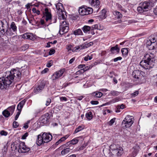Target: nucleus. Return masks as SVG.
Listing matches in <instances>:
<instances>
[{"label": "nucleus", "mask_w": 157, "mask_h": 157, "mask_svg": "<svg viewBox=\"0 0 157 157\" xmlns=\"http://www.w3.org/2000/svg\"><path fill=\"white\" fill-rule=\"evenodd\" d=\"M28 74L27 69H25L24 71H18L14 69L11 70L9 75L0 78V88L3 89L8 87L12 83L14 77L20 78L21 75L27 76Z\"/></svg>", "instance_id": "1"}, {"label": "nucleus", "mask_w": 157, "mask_h": 157, "mask_svg": "<svg viewBox=\"0 0 157 157\" xmlns=\"http://www.w3.org/2000/svg\"><path fill=\"white\" fill-rule=\"evenodd\" d=\"M155 59L153 55L146 54L140 63V65L146 69L152 68L155 64Z\"/></svg>", "instance_id": "2"}, {"label": "nucleus", "mask_w": 157, "mask_h": 157, "mask_svg": "<svg viewBox=\"0 0 157 157\" xmlns=\"http://www.w3.org/2000/svg\"><path fill=\"white\" fill-rule=\"evenodd\" d=\"M110 148L112 151L109 154L112 157H120L123 153V148L118 145L111 144L110 146Z\"/></svg>", "instance_id": "3"}, {"label": "nucleus", "mask_w": 157, "mask_h": 157, "mask_svg": "<svg viewBox=\"0 0 157 157\" xmlns=\"http://www.w3.org/2000/svg\"><path fill=\"white\" fill-rule=\"evenodd\" d=\"M154 6V4L151 2H144L139 4L137 10L138 12L142 13L148 11Z\"/></svg>", "instance_id": "4"}, {"label": "nucleus", "mask_w": 157, "mask_h": 157, "mask_svg": "<svg viewBox=\"0 0 157 157\" xmlns=\"http://www.w3.org/2000/svg\"><path fill=\"white\" fill-rule=\"evenodd\" d=\"M56 8L58 13V16L60 19H64L67 18L66 12L63 10V4L60 3H58L56 5Z\"/></svg>", "instance_id": "5"}, {"label": "nucleus", "mask_w": 157, "mask_h": 157, "mask_svg": "<svg viewBox=\"0 0 157 157\" xmlns=\"http://www.w3.org/2000/svg\"><path fill=\"white\" fill-rule=\"evenodd\" d=\"M78 11L79 13L82 15H87L93 13V9L91 7L86 6H83L79 8Z\"/></svg>", "instance_id": "6"}, {"label": "nucleus", "mask_w": 157, "mask_h": 157, "mask_svg": "<svg viewBox=\"0 0 157 157\" xmlns=\"http://www.w3.org/2000/svg\"><path fill=\"white\" fill-rule=\"evenodd\" d=\"M132 116L130 115L127 116L122 123V127L124 128H127L131 126L133 123V121L132 120Z\"/></svg>", "instance_id": "7"}, {"label": "nucleus", "mask_w": 157, "mask_h": 157, "mask_svg": "<svg viewBox=\"0 0 157 157\" xmlns=\"http://www.w3.org/2000/svg\"><path fill=\"white\" fill-rule=\"evenodd\" d=\"M69 30V26L68 23L66 21H63L60 25L59 33L60 35L67 33Z\"/></svg>", "instance_id": "8"}, {"label": "nucleus", "mask_w": 157, "mask_h": 157, "mask_svg": "<svg viewBox=\"0 0 157 157\" xmlns=\"http://www.w3.org/2000/svg\"><path fill=\"white\" fill-rule=\"evenodd\" d=\"M0 25H2L1 28V33L4 35L5 33V30L9 27L8 23L6 20L4 19L2 21L0 20Z\"/></svg>", "instance_id": "9"}, {"label": "nucleus", "mask_w": 157, "mask_h": 157, "mask_svg": "<svg viewBox=\"0 0 157 157\" xmlns=\"http://www.w3.org/2000/svg\"><path fill=\"white\" fill-rule=\"evenodd\" d=\"M30 150V148L25 145V143L22 142L20 144L19 148L18 149V152L19 153H25L28 152Z\"/></svg>", "instance_id": "10"}, {"label": "nucleus", "mask_w": 157, "mask_h": 157, "mask_svg": "<svg viewBox=\"0 0 157 157\" xmlns=\"http://www.w3.org/2000/svg\"><path fill=\"white\" fill-rule=\"evenodd\" d=\"M144 72L139 70L135 71L133 73L132 75L134 78L137 79H141L143 77Z\"/></svg>", "instance_id": "11"}, {"label": "nucleus", "mask_w": 157, "mask_h": 157, "mask_svg": "<svg viewBox=\"0 0 157 157\" xmlns=\"http://www.w3.org/2000/svg\"><path fill=\"white\" fill-rule=\"evenodd\" d=\"M46 85V82L45 81L42 82L36 88H35L34 90V92L36 94L41 92L45 87Z\"/></svg>", "instance_id": "12"}, {"label": "nucleus", "mask_w": 157, "mask_h": 157, "mask_svg": "<svg viewBox=\"0 0 157 157\" xmlns=\"http://www.w3.org/2000/svg\"><path fill=\"white\" fill-rule=\"evenodd\" d=\"M50 117V114L48 113H47L41 117L40 121L41 123L45 124L49 122Z\"/></svg>", "instance_id": "13"}, {"label": "nucleus", "mask_w": 157, "mask_h": 157, "mask_svg": "<svg viewBox=\"0 0 157 157\" xmlns=\"http://www.w3.org/2000/svg\"><path fill=\"white\" fill-rule=\"evenodd\" d=\"M42 136L44 143L50 141L52 140V136L50 133H47L46 132L42 134Z\"/></svg>", "instance_id": "14"}, {"label": "nucleus", "mask_w": 157, "mask_h": 157, "mask_svg": "<svg viewBox=\"0 0 157 157\" xmlns=\"http://www.w3.org/2000/svg\"><path fill=\"white\" fill-rule=\"evenodd\" d=\"M24 39H27L30 40H34L35 39V36L32 33H26L21 35Z\"/></svg>", "instance_id": "15"}, {"label": "nucleus", "mask_w": 157, "mask_h": 157, "mask_svg": "<svg viewBox=\"0 0 157 157\" xmlns=\"http://www.w3.org/2000/svg\"><path fill=\"white\" fill-rule=\"evenodd\" d=\"M89 3L91 5L96 8L99 9V6L100 4V2L99 0H90Z\"/></svg>", "instance_id": "16"}, {"label": "nucleus", "mask_w": 157, "mask_h": 157, "mask_svg": "<svg viewBox=\"0 0 157 157\" xmlns=\"http://www.w3.org/2000/svg\"><path fill=\"white\" fill-rule=\"evenodd\" d=\"M45 20L48 22L49 21H50L52 19V15L51 13L48 11V8H45Z\"/></svg>", "instance_id": "17"}, {"label": "nucleus", "mask_w": 157, "mask_h": 157, "mask_svg": "<svg viewBox=\"0 0 157 157\" xmlns=\"http://www.w3.org/2000/svg\"><path fill=\"white\" fill-rule=\"evenodd\" d=\"M44 141L42 135H39L37 136L36 143L38 145H40L42 144H44Z\"/></svg>", "instance_id": "18"}, {"label": "nucleus", "mask_w": 157, "mask_h": 157, "mask_svg": "<svg viewBox=\"0 0 157 157\" xmlns=\"http://www.w3.org/2000/svg\"><path fill=\"white\" fill-rule=\"evenodd\" d=\"M78 140L77 139L75 138L71 140L69 142L65 144V146H69L70 144L74 145L76 144L78 142Z\"/></svg>", "instance_id": "19"}, {"label": "nucleus", "mask_w": 157, "mask_h": 157, "mask_svg": "<svg viewBox=\"0 0 157 157\" xmlns=\"http://www.w3.org/2000/svg\"><path fill=\"white\" fill-rule=\"evenodd\" d=\"M119 101V98H116L111 100L109 102L106 103H105L103 104L102 105H100V107H102L104 105H107L109 104H110L111 103H114L115 102L118 101Z\"/></svg>", "instance_id": "20"}, {"label": "nucleus", "mask_w": 157, "mask_h": 157, "mask_svg": "<svg viewBox=\"0 0 157 157\" xmlns=\"http://www.w3.org/2000/svg\"><path fill=\"white\" fill-rule=\"evenodd\" d=\"M5 34L6 35L10 36L15 35V33L12 32L11 29L9 28L5 30Z\"/></svg>", "instance_id": "21"}, {"label": "nucleus", "mask_w": 157, "mask_h": 157, "mask_svg": "<svg viewBox=\"0 0 157 157\" xmlns=\"http://www.w3.org/2000/svg\"><path fill=\"white\" fill-rule=\"evenodd\" d=\"M115 51L118 53L120 52V48H118V45L116 44L114 47H112L110 49V51L113 54L115 53Z\"/></svg>", "instance_id": "22"}, {"label": "nucleus", "mask_w": 157, "mask_h": 157, "mask_svg": "<svg viewBox=\"0 0 157 157\" xmlns=\"http://www.w3.org/2000/svg\"><path fill=\"white\" fill-rule=\"evenodd\" d=\"M65 71V69L63 68L59 70V71L56 72L55 73L57 75L58 78L62 76Z\"/></svg>", "instance_id": "23"}, {"label": "nucleus", "mask_w": 157, "mask_h": 157, "mask_svg": "<svg viewBox=\"0 0 157 157\" xmlns=\"http://www.w3.org/2000/svg\"><path fill=\"white\" fill-rule=\"evenodd\" d=\"M50 22H45L43 19H41L40 22V24L42 25L43 27H46L48 26L50 24Z\"/></svg>", "instance_id": "24"}, {"label": "nucleus", "mask_w": 157, "mask_h": 157, "mask_svg": "<svg viewBox=\"0 0 157 157\" xmlns=\"http://www.w3.org/2000/svg\"><path fill=\"white\" fill-rule=\"evenodd\" d=\"M73 33L75 36L82 35L83 34L81 30L80 29L75 30L73 32Z\"/></svg>", "instance_id": "25"}, {"label": "nucleus", "mask_w": 157, "mask_h": 157, "mask_svg": "<svg viewBox=\"0 0 157 157\" xmlns=\"http://www.w3.org/2000/svg\"><path fill=\"white\" fill-rule=\"evenodd\" d=\"M9 28L10 29H12L13 32L16 33L17 30V28L14 22H13L11 23L10 27Z\"/></svg>", "instance_id": "26"}, {"label": "nucleus", "mask_w": 157, "mask_h": 157, "mask_svg": "<svg viewBox=\"0 0 157 157\" xmlns=\"http://www.w3.org/2000/svg\"><path fill=\"white\" fill-rule=\"evenodd\" d=\"M68 137H69V136H68L67 135H66L65 136L62 137L58 141H57L56 143V145H58L60 143H61L62 142L64 141Z\"/></svg>", "instance_id": "27"}, {"label": "nucleus", "mask_w": 157, "mask_h": 157, "mask_svg": "<svg viewBox=\"0 0 157 157\" xmlns=\"http://www.w3.org/2000/svg\"><path fill=\"white\" fill-rule=\"evenodd\" d=\"M128 48H124L121 49V52L123 56H126L128 55Z\"/></svg>", "instance_id": "28"}, {"label": "nucleus", "mask_w": 157, "mask_h": 157, "mask_svg": "<svg viewBox=\"0 0 157 157\" xmlns=\"http://www.w3.org/2000/svg\"><path fill=\"white\" fill-rule=\"evenodd\" d=\"M153 43L157 44V35H156L151 36L150 39Z\"/></svg>", "instance_id": "29"}, {"label": "nucleus", "mask_w": 157, "mask_h": 157, "mask_svg": "<svg viewBox=\"0 0 157 157\" xmlns=\"http://www.w3.org/2000/svg\"><path fill=\"white\" fill-rule=\"evenodd\" d=\"M157 47V44L153 43L148 47L147 48L151 50L155 49Z\"/></svg>", "instance_id": "30"}, {"label": "nucleus", "mask_w": 157, "mask_h": 157, "mask_svg": "<svg viewBox=\"0 0 157 157\" xmlns=\"http://www.w3.org/2000/svg\"><path fill=\"white\" fill-rule=\"evenodd\" d=\"M91 29V27L85 25L82 28V30L85 33H86Z\"/></svg>", "instance_id": "31"}, {"label": "nucleus", "mask_w": 157, "mask_h": 157, "mask_svg": "<svg viewBox=\"0 0 157 157\" xmlns=\"http://www.w3.org/2000/svg\"><path fill=\"white\" fill-rule=\"evenodd\" d=\"M70 148L67 147L65 149H64L61 152V154L62 155H64L68 153L70 151Z\"/></svg>", "instance_id": "32"}, {"label": "nucleus", "mask_w": 157, "mask_h": 157, "mask_svg": "<svg viewBox=\"0 0 157 157\" xmlns=\"http://www.w3.org/2000/svg\"><path fill=\"white\" fill-rule=\"evenodd\" d=\"M2 113L5 117H8L10 116V113L9 112V111H7V110L6 109L3 111Z\"/></svg>", "instance_id": "33"}, {"label": "nucleus", "mask_w": 157, "mask_h": 157, "mask_svg": "<svg viewBox=\"0 0 157 157\" xmlns=\"http://www.w3.org/2000/svg\"><path fill=\"white\" fill-rule=\"evenodd\" d=\"M15 108V105H12L8 107L7 109V110L9 111L10 113L12 114L13 113Z\"/></svg>", "instance_id": "34"}, {"label": "nucleus", "mask_w": 157, "mask_h": 157, "mask_svg": "<svg viewBox=\"0 0 157 157\" xmlns=\"http://www.w3.org/2000/svg\"><path fill=\"white\" fill-rule=\"evenodd\" d=\"M114 14L116 16L117 18H121L122 17V14L118 11H115Z\"/></svg>", "instance_id": "35"}, {"label": "nucleus", "mask_w": 157, "mask_h": 157, "mask_svg": "<svg viewBox=\"0 0 157 157\" xmlns=\"http://www.w3.org/2000/svg\"><path fill=\"white\" fill-rule=\"evenodd\" d=\"M109 94L113 96H117L119 94L120 92L116 91L113 90L110 92Z\"/></svg>", "instance_id": "36"}, {"label": "nucleus", "mask_w": 157, "mask_h": 157, "mask_svg": "<svg viewBox=\"0 0 157 157\" xmlns=\"http://www.w3.org/2000/svg\"><path fill=\"white\" fill-rule=\"evenodd\" d=\"M86 116L87 118L89 120H90L92 118V116L91 112H89L86 114Z\"/></svg>", "instance_id": "37"}, {"label": "nucleus", "mask_w": 157, "mask_h": 157, "mask_svg": "<svg viewBox=\"0 0 157 157\" xmlns=\"http://www.w3.org/2000/svg\"><path fill=\"white\" fill-rule=\"evenodd\" d=\"M84 129V128L82 126H79L75 130L74 133H77L78 132L80 131L81 130L83 129Z\"/></svg>", "instance_id": "38"}, {"label": "nucleus", "mask_w": 157, "mask_h": 157, "mask_svg": "<svg viewBox=\"0 0 157 157\" xmlns=\"http://www.w3.org/2000/svg\"><path fill=\"white\" fill-rule=\"evenodd\" d=\"M93 94H95V96L96 97L98 98H100L103 95V94L102 93L100 92H94L93 93Z\"/></svg>", "instance_id": "39"}, {"label": "nucleus", "mask_w": 157, "mask_h": 157, "mask_svg": "<svg viewBox=\"0 0 157 157\" xmlns=\"http://www.w3.org/2000/svg\"><path fill=\"white\" fill-rule=\"evenodd\" d=\"M29 46L28 44H25L22 46L21 48V51H25L29 48Z\"/></svg>", "instance_id": "40"}, {"label": "nucleus", "mask_w": 157, "mask_h": 157, "mask_svg": "<svg viewBox=\"0 0 157 157\" xmlns=\"http://www.w3.org/2000/svg\"><path fill=\"white\" fill-rule=\"evenodd\" d=\"M32 10L34 13H36L38 15L40 14V11L39 10H36V9L35 7L33 8Z\"/></svg>", "instance_id": "41"}, {"label": "nucleus", "mask_w": 157, "mask_h": 157, "mask_svg": "<svg viewBox=\"0 0 157 157\" xmlns=\"http://www.w3.org/2000/svg\"><path fill=\"white\" fill-rule=\"evenodd\" d=\"M59 78H58V76L55 73L52 75V78L53 80H56Z\"/></svg>", "instance_id": "42"}, {"label": "nucleus", "mask_w": 157, "mask_h": 157, "mask_svg": "<svg viewBox=\"0 0 157 157\" xmlns=\"http://www.w3.org/2000/svg\"><path fill=\"white\" fill-rule=\"evenodd\" d=\"M153 44V43H152V42L150 39L147 40L146 43V46L147 47V48L148 47H149V46L151 45V44Z\"/></svg>", "instance_id": "43"}, {"label": "nucleus", "mask_w": 157, "mask_h": 157, "mask_svg": "<svg viewBox=\"0 0 157 157\" xmlns=\"http://www.w3.org/2000/svg\"><path fill=\"white\" fill-rule=\"evenodd\" d=\"M139 94V91H136L133 93L131 94V97L134 98L137 96Z\"/></svg>", "instance_id": "44"}, {"label": "nucleus", "mask_w": 157, "mask_h": 157, "mask_svg": "<svg viewBox=\"0 0 157 157\" xmlns=\"http://www.w3.org/2000/svg\"><path fill=\"white\" fill-rule=\"evenodd\" d=\"M91 30H94V29H98V25L97 24L93 25L91 27Z\"/></svg>", "instance_id": "45"}, {"label": "nucleus", "mask_w": 157, "mask_h": 157, "mask_svg": "<svg viewBox=\"0 0 157 157\" xmlns=\"http://www.w3.org/2000/svg\"><path fill=\"white\" fill-rule=\"evenodd\" d=\"M13 125L14 128H16L18 126L19 124L17 122L14 121L13 122Z\"/></svg>", "instance_id": "46"}, {"label": "nucleus", "mask_w": 157, "mask_h": 157, "mask_svg": "<svg viewBox=\"0 0 157 157\" xmlns=\"http://www.w3.org/2000/svg\"><path fill=\"white\" fill-rule=\"evenodd\" d=\"M115 120V118L112 119L109 122H108V124L110 125H112L113 124Z\"/></svg>", "instance_id": "47"}, {"label": "nucleus", "mask_w": 157, "mask_h": 157, "mask_svg": "<svg viewBox=\"0 0 157 157\" xmlns=\"http://www.w3.org/2000/svg\"><path fill=\"white\" fill-rule=\"evenodd\" d=\"M57 18L56 17H54L52 19H51V21L49 22H50L51 24L52 23H55L56 22Z\"/></svg>", "instance_id": "48"}, {"label": "nucleus", "mask_w": 157, "mask_h": 157, "mask_svg": "<svg viewBox=\"0 0 157 157\" xmlns=\"http://www.w3.org/2000/svg\"><path fill=\"white\" fill-rule=\"evenodd\" d=\"M7 134V132L4 130H2L0 132V134L2 136H6Z\"/></svg>", "instance_id": "49"}, {"label": "nucleus", "mask_w": 157, "mask_h": 157, "mask_svg": "<svg viewBox=\"0 0 157 157\" xmlns=\"http://www.w3.org/2000/svg\"><path fill=\"white\" fill-rule=\"evenodd\" d=\"M52 60H50L47 63V66L48 67H50L52 65Z\"/></svg>", "instance_id": "50"}, {"label": "nucleus", "mask_w": 157, "mask_h": 157, "mask_svg": "<svg viewBox=\"0 0 157 157\" xmlns=\"http://www.w3.org/2000/svg\"><path fill=\"white\" fill-rule=\"evenodd\" d=\"M26 102V100L25 99H24L22 101H21L18 104H19V105H21V106H22V107H23V105Z\"/></svg>", "instance_id": "51"}, {"label": "nucleus", "mask_w": 157, "mask_h": 157, "mask_svg": "<svg viewBox=\"0 0 157 157\" xmlns=\"http://www.w3.org/2000/svg\"><path fill=\"white\" fill-rule=\"evenodd\" d=\"M55 52V51L54 49H51L49 52V55H51L52 54H53Z\"/></svg>", "instance_id": "52"}, {"label": "nucleus", "mask_w": 157, "mask_h": 157, "mask_svg": "<svg viewBox=\"0 0 157 157\" xmlns=\"http://www.w3.org/2000/svg\"><path fill=\"white\" fill-rule=\"evenodd\" d=\"M101 13H102V17H103L105 18L106 17L105 16L106 14V11L105 10H103L101 11Z\"/></svg>", "instance_id": "53"}, {"label": "nucleus", "mask_w": 157, "mask_h": 157, "mask_svg": "<svg viewBox=\"0 0 157 157\" xmlns=\"http://www.w3.org/2000/svg\"><path fill=\"white\" fill-rule=\"evenodd\" d=\"M92 57L89 55H88L86 57L84 58V60L86 61H87L88 59L91 60Z\"/></svg>", "instance_id": "54"}, {"label": "nucleus", "mask_w": 157, "mask_h": 157, "mask_svg": "<svg viewBox=\"0 0 157 157\" xmlns=\"http://www.w3.org/2000/svg\"><path fill=\"white\" fill-rule=\"evenodd\" d=\"M28 136V132L25 133L24 135H23L21 139H25L26 138V137Z\"/></svg>", "instance_id": "55"}, {"label": "nucleus", "mask_w": 157, "mask_h": 157, "mask_svg": "<svg viewBox=\"0 0 157 157\" xmlns=\"http://www.w3.org/2000/svg\"><path fill=\"white\" fill-rule=\"evenodd\" d=\"M87 145L86 144H84L82 146H81L79 148V150H81L84 149L86 146Z\"/></svg>", "instance_id": "56"}, {"label": "nucleus", "mask_w": 157, "mask_h": 157, "mask_svg": "<svg viewBox=\"0 0 157 157\" xmlns=\"http://www.w3.org/2000/svg\"><path fill=\"white\" fill-rule=\"evenodd\" d=\"M49 71V69L48 68H46L41 72V73L44 74L46 73Z\"/></svg>", "instance_id": "57"}, {"label": "nucleus", "mask_w": 157, "mask_h": 157, "mask_svg": "<svg viewBox=\"0 0 157 157\" xmlns=\"http://www.w3.org/2000/svg\"><path fill=\"white\" fill-rule=\"evenodd\" d=\"M82 47L83 48L85 49L87 48L88 47H89V45L88 43L86 44H85L84 45L82 44Z\"/></svg>", "instance_id": "58"}, {"label": "nucleus", "mask_w": 157, "mask_h": 157, "mask_svg": "<svg viewBox=\"0 0 157 157\" xmlns=\"http://www.w3.org/2000/svg\"><path fill=\"white\" fill-rule=\"evenodd\" d=\"M122 59L121 57H118L114 59L113 60L115 62H117L119 60H121Z\"/></svg>", "instance_id": "59"}, {"label": "nucleus", "mask_w": 157, "mask_h": 157, "mask_svg": "<svg viewBox=\"0 0 157 157\" xmlns=\"http://www.w3.org/2000/svg\"><path fill=\"white\" fill-rule=\"evenodd\" d=\"M29 121H28L27 122L25 123L24 124V125L23 126V128L25 129H27L28 128L29 125H28V123H29Z\"/></svg>", "instance_id": "60"}, {"label": "nucleus", "mask_w": 157, "mask_h": 157, "mask_svg": "<svg viewBox=\"0 0 157 157\" xmlns=\"http://www.w3.org/2000/svg\"><path fill=\"white\" fill-rule=\"evenodd\" d=\"M51 102V100L50 98H48L47 99L46 101V106H48L49 105L50 103Z\"/></svg>", "instance_id": "61"}, {"label": "nucleus", "mask_w": 157, "mask_h": 157, "mask_svg": "<svg viewBox=\"0 0 157 157\" xmlns=\"http://www.w3.org/2000/svg\"><path fill=\"white\" fill-rule=\"evenodd\" d=\"M86 71V70L85 69H82L78 71L79 73H83L85 71Z\"/></svg>", "instance_id": "62"}, {"label": "nucleus", "mask_w": 157, "mask_h": 157, "mask_svg": "<svg viewBox=\"0 0 157 157\" xmlns=\"http://www.w3.org/2000/svg\"><path fill=\"white\" fill-rule=\"evenodd\" d=\"M21 113V111H19L16 114V115L15 116V120H17L20 114Z\"/></svg>", "instance_id": "63"}, {"label": "nucleus", "mask_w": 157, "mask_h": 157, "mask_svg": "<svg viewBox=\"0 0 157 157\" xmlns=\"http://www.w3.org/2000/svg\"><path fill=\"white\" fill-rule=\"evenodd\" d=\"M91 104L92 105H97L98 103V101H92L90 102Z\"/></svg>", "instance_id": "64"}]
</instances>
